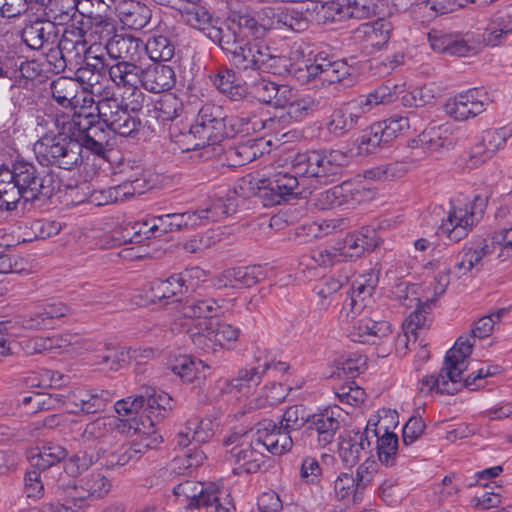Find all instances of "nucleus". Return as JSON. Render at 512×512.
<instances>
[{
	"instance_id": "nucleus-1",
	"label": "nucleus",
	"mask_w": 512,
	"mask_h": 512,
	"mask_svg": "<svg viewBox=\"0 0 512 512\" xmlns=\"http://www.w3.org/2000/svg\"><path fill=\"white\" fill-rule=\"evenodd\" d=\"M89 125L88 118L82 113L56 115L57 134H46L34 144L37 161L43 166L55 165L71 170L80 163L82 148L102 155L105 152V134L98 127Z\"/></svg>"
},
{
	"instance_id": "nucleus-16",
	"label": "nucleus",
	"mask_w": 512,
	"mask_h": 512,
	"mask_svg": "<svg viewBox=\"0 0 512 512\" xmlns=\"http://www.w3.org/2000/svg\"><path fill=\"white\" fill-rule=\"evenodd\" d=\"M23 200L32 202L40 197L49 198L54 191L52 177H40L36 167L29 162L17 161L10 169Z\"/></svg>"
},
{
	"instance_id": "nucleus-30",
	"label": "nucleus",
	"mask_w": 512,
	"mask_h": 512,
	"mask_svg": "<svg viewBox=\"0 0 512 512\" xmlns=\"http://www.w3.org/2000/svg\"><path fill=\"white\" fill-rule=\"evenodd\" d=\"M174 70L169 65L154 63L141 71L140 84L152 93L170 90L175 85Z\"/></svg>"
},
{
	"instance_id": "nucleus-19",
	"label": "nucleus",
	"mask_w": 512,
	"mask_h": 512,
	"mask_svg": "<svg viewBox=\"0 0 512 512\" xmlns=\"http://www.w3.org/2000/svg\"><path fill=\"white\" fill-rule=\"evenodd\" d=\"M109 400L108 392L78 387L66 395L58 394L56 402H60L70 413H97L105 408Z\"/></svg>"
},
{
	"instance_id": "nucleus-32",
	"label": "nucleus",
	"mask_w": 512,
	"mask_h": 512,
	"mask_svg": "<svg viewBox=\"0 0 512 512\" xmlns=\"http://www.w3.org/2000/svg\"><path fill=\"white\" fill-rule=\"evenodd\" d=\"M59 47L61 51L76 50L77 53H79V48H81V50L85 52L86 63L90 62L91 60L95 61L92 63V67L95 69H104L107 65L103 55L98 54V51L101 48V43H94L85 49L83 36L81 34V30L79 29L65 30L59 42Z\"/></svg>"
},
{
	"instance_id": "nucleus-42",
	"label": "nucleus",
	"mask_w": 512,
	"mask_h": 512,
	"mask_svg": "<svg viewBox=\"0 0 512 512\" xmlns=\"http://www.w3.org/2000/svg\"><path fill=\"white\" fill-rule=\"evenodd\" d=\"M398 85L386 81L378 85L366 95H360L356 102L363 111H370L378 105H386L394 102L399 95Z\"/></svg>"
},
{
	"instance_id": "nucleus-51",
	"label": "nucleus",
	"mask_w": 512,
	"mask_h": 512,
	"mask_svg": "<svg viewBox=\"0 0 512 512\" xmlns=\"http://www.w3.org/2000/svg\"><path fill=\"white\" fill-rule=\"evenodd\" d=\"M286 68V59L277 54L276 48L258 41V71L272 74L274 77L282 73Z\"/></svg>"
},
{
	"instance_id": "nucleus-7",
	"label": "nucleus",
	"mask_w": 512,
	"mask_h": 512,
	"mask_svg": "<svg viewBox=\"0 0 512 512\" xmlns=\"http://www.w3.org/2000/svg\"><path fill=\"white\" fill-rule=\"evenodd\" d=\"M347 163V156L340 150H311L296 154L292 169L300 177L317 178L320 183L337 180Z\"/></svg>"
},
{
	"instance_id": "nucleus-15",
	"label": "nucleus",
	"mask_w": 512,
	"mask_h": 512,
	"mask_svg": "<svg viewBox=\"0 0 512 512\" xmlns=\"http://www.w3.org/2000/svg\"><path fill=\"white\" fill-rule=\"evenodd\" d=\"M139 395L141 397L145 421H142V426H135V433L149 436L158 435L155 428L156 424L165 418L173 409L175 404L174 400L168 393L157 390L154 387H143Z\"/></svg>"
},
{
	"instance_id": "nucleus-64",
	"label": "nucleus",
	"mask_w": 512,
	"mask_h": 512,
	"mask_svg": "<svg viewBox=\"0 0 512 512\" xmlns=\"http://www.w3.org/2000/svg\"><path fill=\"white\" fill-rule=\"evenodd\" d=\"M406 171V166L403 163L391 162L367 170L365 177L372 180H392L402 177Z\"/></svg>"
},
{
	"instance_id": "nucleus-39",
	"label": "nucleus",
	"mask_w": 512,
	"mask_h": 512,
	"mask_svg": "<svg viewBox=\"0 0 512 512\" xmlns=\"http://www.w3.org/2000/svg\"><path fill=\"white\" fill-rule=\"evenodd\" d=\"M392 30L391 22L380 18L374 22L361 24L356 30V35L363 38L367 45L380 49L389 41Z\"/></svg>"
},
{
	"instance_id": "nucleus-40",
	"label": "nucleus",
	"mask_w": 512,
	"mask_h": 512,
	"mask_svg": "<svg viewBox=\"0 0 512 512\" xmlns=\"http://www.w3.org/2000/svg\"><path fill=\"white\" fill-rule=\"evenodd\" d=\"M512 33L510 15H499L491 20L482 34L476 33L480 42V50L484 46L496 47L504 43L508 34Z\"/></svg>"
},
{
	"instance_id": "nucleus-4",
	"label": "nucleus",
	"mask_w": 512,
	"mask_h": 512,
	"mask_svg": "<svg viewBox=\"0 0 512 512\" xmlns=\"http://www.w3.org/2000/svg\"><path fill=\"white\" fill-rule=\"evenodd\" d=\"M129 97L122 95V102L114 97L111 89H106L103 95L96 98L98 120L91 113L82 114L88 118L91 127H98L105 134V146L108 144L110 133L122 137H129L139 130L141 121L138 117L132 115L128 108L131 109V101L128 103Z\"/></svg>"
},
{
	"instance_id": "nucleus-5",
	"label": "nucleus",
	"mask_w": 512,
	"mask_h": 512,
	"mask_svg": "<svg viewBox=\"0 0 512 512\" xmlns=\"http://www.w3.org/2000/svg\"><path fill=\"white\" fill-rule=\"evenodd\" d=\"M176 503L185 509L204 507L207 512H232L234 505L229 488L222 480L201 483L185 481L174 490Z\"/></svg>"
},
{
	"instance_id": "nucleus-57",
	"label": "nucleus",
	"mask_w": 512,
	"mask_h": 512,
	"mask_svg": "<svg viewBox=\"0 0 512 512\" xmlns=\"http://www.w3.org/2000/svg\"><path fill=\"white\" fill-rule=\"evenodd\" d=\"M280 425L284 429L291 431L299 430L302 427L308 426V420L311 414H308L305 407L302 405H293L288 407L282 414H277Z\"/></svg>"
},
{
	"instance_id": "nucleus-43",
	"label": "nucleus",
	"mask_w": 512,
	"mask_h": 512,
	"mask_svg": "<svg viewBox=\"0 0 512 512\" xmlns=\"http://www.w3.org/2000/svg\"><path fill=\"white\" fill-rule=\"evenodd\" d=\"M114 407L119 416L118 418L123 420L126 424V432H129L130 430L135 432V426H142V421H145V415L143 414V407L139 394L135 397H127L118 400Z\"/></svg>"
},
{
	"instance_id": "nucleus-56",
	"label": "nucleus",
	"mask_w": 512,
	"mask_h": 512,
	"mask_svg": "<svg viewBox=\"0 0 512 512\" xmlns=\"http://www.w3.org/2000/svg\"><path fill=\"white\" fill-rule=\"evenodd\" d=\"M256 374V368L240 370L236 378L231 381L220 379L217 383L223 393H239L246 395L250 391V383Z\"/></svg>"
},
{
	"instance_id": "nucleus-24",
	"label": "nucleus",
	"mask_w": 512,
	"mask_h": 512,
	"mask_svg": "<svg viewBox=\"0 0 512 512\" xmlns=\"http://www.w3.org/2000/svg\"><path fill=\"white\" fill-rule=\"evenodd\" d=\"M512 137V123L497 129L483 131L481 139L469 151V160L473 166L490 159L493 154L502 149Z\"/></svg>"
},
{
	"instance_id": "nucleus-45",
	"label": "nucleus",
	"mask_w": 512,
	"mask_h": 512,
	"mask_svg": "<svg viewBox=\"0 0 512 512\" xmlns=\"http://www.w3.org/2000/svg\"><path fill=\"white\" fill-rule=\"evenodd\" d=\"M67 450L54 442H45L37 452L29 457L31 465L39 470H46L64 460Z\"/></svg>"
},
{
	"instance_id": "nucleus-10",
	"label": "nucleus",
	"mask_w": 512,
	"mask_h": 512,
	"mask_svg": "<svg viewBox=\"0 0 512 512\" xmlns=\"http://www.w3.org/2000/svg\"><path fill=\"white\" fill-rule=\"evenodd\" d=\"M280 168V165L270 163L258 170V199L264 207L279 205L301 194L298 175Z\"/></svg>"
},
{
	"instance_id": "nucleus-18",
	"label": "nucleus",
	"mask_w": 512,
	"mask_h": 512,
	"mask_svg": "<svg viewBox=\"0 0 512 512\" xmlns=\"http://www.w3.org/2000/svg\"><path fill=\"white\" fill-rule=\"evenodd\" d=\"M378 423L379 420L371 417L363 431L351 430L341 437L338 453L346 466L353 467L361 457L369 458L371 456L372 443L376 436V429H372V427L378 426Z\"/></svg>"
},
{
	"instance_id": "nucleus-49",
	"label": "nucleus",
	"mask_w": 512,
	"mask_h": 512,
	"mask_svg": "<svg viewBox=\"0 0 512 512\" xmlns=\"http://www.w3.org/2000/svg\"><path fill=\"white\" fill-rule=\"evenodd\" d=\"M10 168H0V209L12 210L23 199Z\"/></svg>"
},
{
	"instance_id": "nucleus-59",
	"label": "nucleus",
	"mask_w": 512,
	"mask_h": 512,
	"mask_svg": "<svg viewBox=\"0 0 512 512\" xmlns=\"http://www.w3.org/2000/svg\"><path fill=\"white\" fill-rule=\"evenodd\" d=\"M434 100L433 89L424 85L405 92L401 97V103L407 108H419L431 104Z\"/></svg>"
},
{
	"instance_id": "nucleus-63",
	"label": "nucleus",
	"mask_w": 512,
	"mask_h": 512,
	"mask_svg": "<svg viewBox=\"0 0 512 512\" xmlns=\"http://www.w3.org/2000/svg\"><path fill=\"white\" fill-rule=\"evenodd\" d=\"M44 23L37 21L27 25L21 34L22 40L31 49H40L49 39V34L45 32Z\"/></svg>"
},
{
	"instance_id": "nucleus-33",
	"label": "nucleus",
	"mask_w": 512,
	"mask_h": 512,
	"mask_svg": "<svg viewBox=\"0 0 512 512\" xmlns=\"http://www.w3.org/2000/svg\"><path fill=\"white\" fill-rule=\"evenodd\" d=\"M348 274L324 276L313 287V292L318 297L317 307L326 311L338 300V292L348 282Z\"/></svg>"
},
{
	"instance_id": "nucleus-2",
	"label": "nucleus",
	"mask_w": 512,
	"mask_h": 512,
	"mask_svg": "<svg viewBox=\"0 0 512 512\" xmlns=\"http://www.w3.org/2000/svg\"><path fill=\"white\" fill-rule=\"evenodd\" d=\"M173 329L184 330L194 346L206 353L230 349L240 336V329L220 321L221 306L212 298L188 299L175 304Z\"/></svg>"
},
{
	"instance_id": "nucleus-14",
	"label": "nucleus",
	"mask_w": 512,
	"mask_h": 512,
	"mask_svg": "<svg viewBox=\"0 0 512 512\" xmlns=\"http://www.w3.org/2000/svg\"><path fill=\"white\" fill-rule=\"evenodd\" d=\"M111 487V481L100 472L84 476L67 489V503L71 512H87L90 502L104 498Z\"/></svg>"
},
{
	"instance_id": "nucleus-28",
	"label": "nucleus",
	"mask_w": 512,
	"mask_h": 512,
	"mask_svg": "<svg viewBox=\"0 0 512 512\" xmlns=\"http://www.w3.org/2000/svg\"><path fill=\"white\" fill-rule=\"evenodd\" d=\"M339 416L332 408H326L319 413L310 415L306 430L316 432L320 447H325L334 440L335 434L340 428Z\"/></svg>"
},
{
	"instance_id": "nucleus-34",
	"label": "nucleus",
	"mask_w": 512,
	"mask_h": 512,
	"mask_svg": "<svg viewBox=\"0 0 512 512\" xmlns=\"http://www.w3.org/2000/svg\"><path fill=\"white\" fill-rule=\"evenodd\" d=\"M217 427L218 423L211 417L191 419L187 422L184 429L178 433L177 444L186 447L191 439L198 443H204L213 437Z\"/></svg>"
},
{
	"instance_id": "nucleus-31",
	"label": "nucleus",
	"mask_w": 512,
	"mask_h": 512,
	"mask_svg": "<svg viewBox=\"0 0 512 512\" xmlns=\"http://www.w3.org/2000/svg\"><path fill=\"white\" fill-rule=\"evenodd\" d=\"M143 48L144 45L140 39L124 34L113 35V37L105 43L107 55L111 59L118 61L138 60Z\"/></svg>"
},
{
	"instance_id": "nucleus-61",
	"label": "nucleus",
	"mask_w": 512,
	"mask_h": 512,
	"mask_svg": "<svg viewBox=\"0 0 512 512\" xmlns=\"http://www.w3.org/2000/svg\"><path fill=\"white\" fill-rule=\"evenodd\" d=\"M280 431H276L268 439H263V447L273 455H281L292 448L293 441L290 436L291 430L284 429L281 426Z\"/></svg>"
},
{
	"instance_id": "nucleus-21",
	"label": "nucleus",
	"mask_w": 512,
	"mask_h": 512,
	"mask_svg": "<svg viewBox=\"0 0 512 512\" xmlns=\"http://www.w3.org/2000/svg\"><path fill=\"white\" fill-rule=\"evenodd\" d=\"M126 433V424L115 416L97 418L86 424L80 440L83 443L99 441L103 444L121 442Z\"/></svg>"
},
{
	"instance_id": "nucleus-20",
	"label": "nucleus",
	"mask_w": 512,
	"mask_h": 512,
	"mask_svg": "<svg viewBox=\"0 0 512 512\" xmlns=\"http://www.w3.org/2000/svg\"><path fill=\"white\" fill-rule=\"evenodd\" d=\"M134 61H117L115 64H107L105 68L108 70L111 81L118 88L125 89L126 93L133 97L131 101V110L135 111L141 108L143 94L138 85L141 80V69L133 63Z\"/></svg>"
},
{
	"instance_id": "nucleus-22",
	"label": "nucleus",
	"mask_w": 512,
	"mask_h": 512,
	"mask_svg": "<svg viewBox=\"0 0 512 512\" xmlns=\"http://www.w3.org/2000/svg\"><path fill=\"white\" fill-rule=\"evenodd\" d=\"M288 101L284 105L286 113H284L285 120L276 123V129L282 128L289 122L299 123L307 118L313 117L315 112L323 109L325 101L322 97L311 93H293L290 88Z\"/></svg>"
},
{
	"instance_id": "nucleus-54",
	"label": "nucleus",
	"mask_w": 512,
	"mask_h": 512,
	"mask_svg": "<svg viewBox=\"0 0 512 512\" xmlns=\"http://www.w3.org/2000/svg\"><path fill=\"white\" fill-rule=\"evenodd\" d=\"M151 60L154 62L169 61L174 55V46L170 40L163 35L151 37L144 48Z\"/></svg>"
},
{
	"instance_id": "nucleus-37",
	"label": "nucleus",
	"mask_w": 512,
	"mask_h": 512,
	"mask_svg": "<svg viewBox=\"0 0 512 512\" xmlns=\"http://www.w3.org/2000/svg\"><path fill=\"white\" fill-rule=\"evenodd\" d=\"M169 369L184 382L191 383L206 377V371L209 367L199 359H194L188 355L174 356L169 360Z\"/></svg>"
},
{
	"instance_id": "nucleus-47",
	"label": "nucleus",
	"mask_w": 512,
	"mask_h": 512,
	"mask_svg": "<svg viewBox=\"0 0 512 512\" xmlns=\"http://www.w3.org/2000/svg\"><path fill=\"white\" fill-rule=\"evenodd\" d=\"M374 292L375 289L371 287L352 283L351 294L347 296L343 303L342 313H345L347 318H354L369 305Z\"/></svg>"
},
{
	"instance_id": "nucleus-53",
	"label": "nucleus",
	"mask_w": 512,
	"mask_h": 512,
	"mask_svg": "<svg viewBox=\"0 0 512 512\" xmlns=\"http://www.w3.org/2000/svg\"><path fill=\"white\" fill-rule=\"evenodd\" d=\"M480 51V42L476 33L452 34L448 55L465 57L476 54Z\"/></svg>"
},
{
	"instance_id": "nucleus-52",
	"label": "nucleus",
	"mask_w": 512,
	"mask_h": 512,
	"mask_svg": "<svg viewBox=\"0 0 512 512\" xmlns=\"http://www.w3.org/2000/svg\"><path fill=\"white\" fill-rule=\"evenodd\" d=\"M433 302L419 303L417 308L410 313L404 323V331L407 341H410V337H413L414 343L417 340V331L428 327L431 323L429 315L431 313V306Z\"/></svg>"
},
{
	"instance_id": "nucleus-35",
	"label": "nucleus",
	"mask_w": 512,
	"mask_h": 512,
	"mask_svg": "<svg viewBox=\"0 0 512 512\" xmlns=\"http://www.w3.org/2000/svg\"><path fill=\"white\" fill-rule=\"evenodd\" d=\"M372 429H376V436L374 437L373 442L376 443V452L380 463L386 467L395 466L401 452L403 451V449H399V439L397 434L388 431L387 427L384 428L382 434V427L377 428L376 426L372 427Z\"/></svg>"
},
{
	"instance_id": "nucleus-26",
	"label": "nucleus",
	"mask_w": 512,
	"mask_h": 512,
	"mask_svg": "<svg viewBox=\"0 0 512 512\" xmlns=\"http://www.w3.org/2000/svg\"><path fill=\"white\" fill-rule=\"evenodd\" d=\"M254 439L255 433L250 429L242 434L235 432L225 442L226 445L237 442V445L231 450V456L235 458L236 463L233 471L236 474H250L256 471L255 451L252 447Z\"/></svg>"
},
{
	"instance_id": "nucleus-13",
	"label": "nucleus",
	"mask_w": 512,
	"mask_h": 512,
	"mask_svg": "<svg viewBox=\"0 0 512 512\" xmlns=\"http://www.w3.org/2000/svg\"><path fill=\"white\" fill-rule=\"evenodd\" d=\"M410 128L408 116L393 115L372 124L361 136L359 148L366 153H376L392 143Z\"/></svg>"
},
{
	"instance_id": "nucleus-29",
	"label": "nucleus",
	"mask_w": 512,
	"mask_h": 512,
	"mask_svg": "<svg viewBox=\"0 0 512 512\" xmlns=\"http://www.w3.org/2000/svg\"><path fill=\"white\" fill-rule=\"evenodd\" d=\"M51 93L56 102L65 108H84L90 106L87 101V95L79 94V83L70 77H58L52 81Z\"/></svg>"
},
{
	"instance_id": "nucleus-36",
	"label": "nucleus",
	"mask_w": 512,
	"mask_h": 512,
	"mask_svg": "<svg viewBox=\"0 0 512 512\" xmlns=\"http://www.w3.org/2000/svg\"><path fill=\"white\" fill-rule=\"evenodd\" d=\"M390 333L391 325L389 322L365 317L353 326L350 337L354 342L370 343L375 342L377 338H384Z\"/></svg>"
},
{
	"instance_id": "nucleus-6",
	"label": "nucleus",
	"mask_w": 512,
	"mask_h": 512,
	"mask_svg": "<svg viewBox=\"0 0 512 512\" xmlns=\"http://www.w3.org/2000/svg\"><path fill=\"white\" fill-rule=\"evenodd\" d=\"M234 125V119L223 116L221 107L204 105L189 132L184 135L188 144L186 150H198L233 137L236 133Z\"/></svg>"
},
{
	"instance_id": "nucleus-27",
	"label": "nucleus",
	"mask_w": 512,
	"mask_h": 512,
	"mask_svg": "<svg viewBox=\"0 0 512 512\" xmlns=\"http://www.w3.org/2000/svg\"><path fill=\"white\" fill-rule=\"evenodd\" d=\"M137 439L132 443H123L109 454V462L113 465L124 466L132 461H137L151 448H155L161 441L160 435H144L135 433Z\"/></svg>"
},
{
	"instance_id": "nucleus-12",
	"label": "nucleus",
	"mask_w": 512,
	"mask_h": 512,
	"mask_svg": "<svg viewBox=\"0 0 512 512\" xmlns=\"http://www.w3.org/2000/svg\"><path fill=\"white\" fill-rule=\"evenodd\" d=\"M497 250L499 246H495L492 238L473 237L464 244L453 267V273L460 277L473 270L478 272L492 268L502 261Z\"/></svg>"
},
{
	"instance_id": "nucleus-17",
	"label": "nucleus",
	"mask_w": 512,
	"mask_h": 512,
	"mask_svg": "<svg viewBox=\"0 0 512 512\" xmlns=\"http://www.w3.org/2000/svg\"><path fill=\"white\" fill-rule=\"evenodd\" d=\"M160 5L171 6L178 10L183 20L191 27L202 31L214 42L225 40L224 31L212 25L208 10L199 5L201 0H154Z\"/></svg>"
},
{
	"instance_id": "nucleus-48",
	"label": "nucleus",
	"mask_w": 512,
	"mask_h": 512,
	"mask_svg": "<svg viewBox=\"0 0 512 512\" xmlns=\"http://www.w3.org/2000/svg\"><path fill=\"white\" fill-rule=\"evenodd\" d=\"M213 85L232 100L243 98L247 94L246 86L236 81L235 73L229 69H221L210 76Z\"/></svg>"
},
{
	"instance_id": "nucleus-3",
	"label": "nucleus",
	"mask_w": 512,
	"mask_h": 512,
	"mask_svg": "<svg viewBox=\"0 0 512 512\" xmlns=\"http://www.w3.org/2000/svg\"><path fill=\"white\" fill-rule=\"evenodd\" d=\"M304 68L298 67L294 75L302 83L318 80L322 85L339 84L342 87L353 85L356 78L354 68L345 58L338 59L333 48L327 44L307 47Z\"/></svg>"
},
{
	"instance_id": "nucleus-55",
	"label": "nucleus",
	"mask_w": 512,
	"mask_h": 512,
	"mask_svg": "<svg viewBox=\"0 0 512 512\" xmlns=\"http://www.w3.org/2000/svg\"><path fill=\"white\" fill-rule=\"evenodd\" d=\"M136 193V189L133 186L132 182H124L119 185L109 187L104 191L99 192V196L97 194H93L92 202H96L98 205L113 203V202H122L129 197L133 196Z\"/></svg>"
},
{
	"instance_id": "nucleus-58",
	"label": "nucleus",
	"mask_w": 512,
	"mask_h": 512,
	"mask_svg": "<svg viewBox=\"0 0 512 512\" xmlns=\"http://www.w3.org/2000/svg\"><path fill=\"white\" fill-rule=\"evenodd\" d=\"M62 375L49 369H40L30 372L24 383L31 388H47L61 384Z\"/></svg>"
},
{
	"instance_id": "nucleus-25",
	"label": "nucleus",
	"mask_w": 512,
	"mask_h": 512,
	"mask_svg": "<svg viewBox=\"0 0 512 512\" xmlns=\"http://www.w3.org/2000/svg\"><path fill=\"white\" fill-rule=\"evenodd\" d=\"M236 199L228 186H221L209 197L204 207L196 210L200 225L219 221L236 211Z\"/></svg>"
},
{
	"instance_id": "nucleus-46",
	"label": "nucleus",
	"mask_w": 512,
	"mask_h": 512,
	"mask_svg": "<svg viewBox=\"0 0 512 512\" xmlns=\"http://www.w3.org/2000/svg\"><path fill=\"white\" fill-rule=\"evenodd\" d=\"M361 119V115L352 112L349 107L337 108L332 112L327 128L332 134L342 136L361 126Z\"/></svg>"
},
{
	"instance_id": "nucleus-41",
	"label": "nucleus",
	"mask_w": 512,
	"mask_h": 512,
	"mask_svg": "<svg viewBox=\"0 0 512 512\" xmlns=\"http://www.w3.org/2000/svg\"><path fill=\"white\" fill-rule=\"evenodd\" d=\"M144 293L145 303H156L176 297L182 294L183 291L176 274H173L165 280L156 279L149 282L145 287Z\"/></svg>"
},
{
	"instance_id": "nucleus-9",
	"label": "nucleus",
	"mask_w": 512,
	"mask_h": 512,
	"mask_svg": "<svg viewBox=\"0 0 512 512\" xmlns=\"http://www.w3.org/2000/svg\"><path fill=\"white\" fill-rule=\"evenodd\" d=\"M238 31L224 33L225 40L217 43L222 50L232 54L231 60L240 70L251 76L256 69V54L253 50L256 40V19L251 15L238 16Z\"/></svg>"
},
{
	"instance_id": "nucleus-50",
	"label": "nucleus",
	"mask_w": 512,
	"mask_h": 512,
	"mask_svg": "<svg viewBox=\"0 0 512 512\" xmlns=\"http://www.w3.org/2000/svg\"><path fill=\"white\" fill-rule=\"evenodd\" d=\"M136 350L130 348L107 349L103 354L96 356L94 364L103 370L117 371L128 365L136 357Z\"/></svg>"
},
{
	"instance_id": "nucleus-11",
	"label": "nucleus",
	"mask_w": 512,
	"mask_h": 512,
	"mask_svg": "<svg viewBox=\"0 0 512 512\" xmlns=\"http://www.w3.org/2000/svg\"><path fill=\"white\" fill-rule=\"evenodd\" d=\"M290 87L258 73V120L262 128L276 130V123L285 120L284 105Z\"/></svg>"
},
{
	"instance_id": "nucleus-62",
	"label": "nucleus",
	"mask_w": 512,
	"mask_h": 512,
	"mask_svg": "<svg viewBox=\"0 0 512 512\" xmlns=\"http://www.w3.org/2000/svg\"><path fill=\"white\" fill-rule=\"evenodd\" d=\"M500 487H490L488 484H483V489L480 493L472 498L471 503L476 509L489 510L497 507L501 503Z\"/></svg>"
},
{
	"instance_id": "nucleus-8",
	"label": "nucleus",
	"mask_w": 512,
	"mask_h": 512,
	"mask_svg": "<svg viewBox=\"0 0 512 512\" xmlns=\"http://www.w3.org/2000/svg\"><path fill=\"white\" fill-rule=\"evenodd\" d=\"M488 199L489 195L485 192L476 193L468 203H464L460 199L451 200L447 216L442 219L439 227L440 232L453 242L464 239L481 220Z\"/></svg>"
},
{
	"instance_id": "nucleus-23",
	"label": "nucleus",
	"mask_w": 512,
	"mask_h": 512,
	"mask_svg": "<svg viewBox=\"0 0 512 512\" xmlns=\"http://www.w3.org/2000/svg\"><path fill=\"white\" fill-rule=\"evenodd\" d=\"M481 90L468 89L447 99L444 105L445 113L455 121H465L474 118L486 110L487 103L480 99Z\"/></svg>"
},
{
	"instance_id": "nucleus-44",
	"label": "nucleus",
	"mask_w": 512,
	"mask_h": 512,
	"mask_svg": "<svg viewBox=\"0 0 512 512\" xmlns=\"http://www.w3.org/2000/svg\"><path fill=\"white\" fill-rule=\"evenodd\" d=\"M256 284L255 266L237 267L223 271L217 278L215 286L223 287H253Z\"/></svg>"
},
{
	"instance_id": "nucleus-60",
	"label": "nucleus",
	"mask_w": 512,
	"mask_h": 512,
	"mask_svg": "<svg viewBox=\"0 0 512 512\" xmlns=\"http://www.w3.org/2000/svg\"><path fill=\"white\" fill-rule=\"evenodd\" d=\"M288 395V389L281 383L273 382L265 386L258 395V410L281 403Z\"/></svg>"
},
{
	"instance_id": "nucleus-38",
	"label": "nucleus",
	"mask_w": 512,
	"mask_h": 512,
	"mask_svg": "<svg viewBox=\"0 0 512 512\" xmlns=\"http://www.w3.org/2000/svg\"><path fill=\"white\" fill-rule=\"evenodd\" d=\"M100 70L92 67L91 62H87L85 66L77 69L76 77L73 78L79 83V88H82V95H87V101L90 105L96 101V98L103 95L106 89H110L100 83Z\"/></svg>"
}]
</instances>
